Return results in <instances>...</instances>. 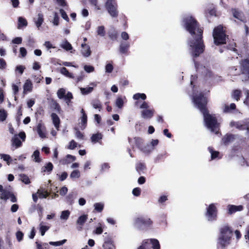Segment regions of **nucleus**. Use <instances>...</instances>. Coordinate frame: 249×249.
Here are the masks:
<instances>
[{
  "label": "nucleus",
  "mask_w": 249,
  "mask_h": 249,
  "mask_svg": "<svg viewBox=\"0 0 249 249\" xmlns=\"http://www.w3.org/2000/svg\"><path fill=\"white\" fill-rule=\"evenodd\" d=\"M183 25L191 35L188 41V50L193 56L197 57L204 49L202 40V30L198 26L196 20L191 16H187L183 20Z\"/></svg>",
  "instance_id": "f257e3e1"
},
{
  "label": "nucleus",
  "mask_w": 249,
  "mask_h": 249,
  "mask_svg": "<svg viewBox=\"0 0 249 249\" xmlns=\"http://www.w3.org/2000/svg\"><path fill=\"white\" fill-rule=\"evenodd\" d=\"M193 100L195 106L203 114L205 125L211 132L218 134L219 132V124L217 122L214 115L208 113L206 108L207 100L202 93H196L193 96Z\"/></svg>",
  "instance_id": "f03ea898"
},
{
  "label": "nucleus",
  "mask_w": 249,
  "mask_h": 249,
  "mask_svg": "<svg viewBox=\"0 0 249 249\" xmlns=\"http://www.w3.org/2000/svg\"><path fill=\"white\" fill-rule=\"evenodd\" d=\"M232 231L229 227L224 226L220 229V234L217 240V246L224 248L230 243Z\"/></svg>",
  "instance_id": "7ed1b4c3"
},
{
  "label": "nucleus",
  "mask_w": 249,
  "mask_h": 249,
  "mask_svg": "<svg viewBox=\"0 0 249 249\" xmlns=\"http://www.w3.org/2000/svg\"><path fill=\"white\" fill-rule=\"evenodd\" d=\"M213 36L216 45L226 43L227 36L222 26L219 25L215 27L213 29Z\"/></svg>",
  "instance_id": "20e7f679"
},
{
  "label": "nucleus",
  "mask_w": 249,
  "mask_h": 249,
  "mask_svg": "<svg viewBox=\"0 0 249 249\" xmlns=\"http://www.w3.org/2000/svg\"><path fill=\"white\" fill-rule=\"evenodd\" d=\"M140 108L142 109L141 114L143 119H150L153 117L154 110L149 108V105L147 103L143 102L140 106Z\"/></svg>",
  "instance_id": "39448f33"
},
{
  "label": "nucleus",
  "mask_w": 249,
  "mask_h": 249,
  "mask_svg": "<svg viewBox=\"0 0 249 249\" xmlns=\"http://www.w3.org/2000/svg\"><path fill=\"white\" fill-rule=\"evenodd\" d=\"M0 198L4 201L10 199L12 202H16L17 201L15 195L9 190L4 189L1 185H0Z\"/></svg>",
  "instance_id": "423d86ee"
},
{
  "label": "nucleus",
  "mask_w": 249,
  "mask_h": 249,
  "mask_svg": "<svg viewBox=\"0 0 249 249\" xmlns=\"http://www.w3.org/2000/svg\"><path fill=\"white\" fill-rule=\"evenodd\" d=\"M26 138V135L24 132H20L18 135H14L11 140L12 145L16 148L20 147L22 145V142H24Z\"/></svg>",
  "instance_id": "0eeeda50"
},
{
  "label": "nucleus",
  "mask_w": 249,
  "mask_h": 249,
  "mask_svg": "<svg viewBox=\"0 0 249 249\" xmlns=\"http://www.w3.org/2000/svg\"><path fill=\"white\" fill-rule=\"evenodd\" d=\"M216 208L214 204H211L207 208L206 216L209 221H213L216 217Z\"/></svg>",
  "instance_id": "6e6552de"
},
{
  "label": "nucleus",
  "mask_w": 249,
  "mask_h": 249,
  "mask_svg": "<svg viewBox=\"0 0 249 249\" xmlns=\"http://www.w3.org/2000/svg\"><path fill=\"white\" fill-rule=\"evenodd\" d=\"M248 124H249V118L245 119L243 121H231L230 125L231 127H235L236 128L242 130L247 128Z\"/></svg>",
  "instance_id": "1a4fd4ad"
},
{
  "label": "nucleus",
  "mask_w": 249,
  "mask_h": 249,
  "mask_svg": "<svg viewBox=\"0 0 249 249\" xmlns=\"http://www.w3.org/2000/svg\"><path fill=\"white\" fill-rule=\"evenodd\" d=\"M81 113L82 116L79 119L78 126L81 129L84 130L87 124V115L83 108L81 110Z\"/></svg>",
  "instance_id": "9d476101"
},
{
  "label": "nucleus",
  "mask_w": 249,
  "mask_h": 249,
  "mask_svg": "<svg viewBox=\"0 0 249 249\" xmlns=\"http://www.w3.org/2000/svg\"><path fill=\"white\" fill-rule=\"evenodd\" d=\"M36 130L41 138H46L47 137L46 127L41 122H39L37 124Z\"/></svg>",
  "instance_id": "9b49d317"
},
{
  "label": "nucleus",
  "mask_w": 249,
  "mask_h": 249,
  "mask_svg": "<svg viewBox=\"0 0 249 249\" xmlns=\"http://www.w3.org/2000/svg\"><path fill=\"white\" fill-rule=\"evenodd\" d=\"M241 69L243 74H247L249 77V60L245 59L240 62Z\"/></svg>",
  "instance_id": "f8f14e48"
},
{
  "label": "nucleus",
  "mask_w": 249,
  "mask_h": 249,
  "mask_svg": "<svg viewBox=\"0 0 249 249\" xmlns=\"http://www.w3.org/2000/svg\"><path fill=\"white\" fill-rule=\"evenodd\" d=\"M34 21L37 28L39 30L44 22V16L41 13H39L34 18Z\"/></svg>",
  "instance_id": "ddd939ff"
},
{
  "label": "nucleus",
  "mask_w": 249,
  "mask_h": 249,
  "mask_svg": "<svg viewBox=\"0 0 249 249\" xmlns=\"http://www.w3.org/2000/svg\"><path fill=\"white\" fill-rule=\"evenodd\" d=\"M81 53L84 57H87L90 56L91 54L90 48L89 45L86 44H81Z\"/></svg>",
  "instance_id": "4468645a"
},
{
  "label": "nucleus",
  "mask_w": 249,
  "mask_h": 249,
  "mask_svg": "<svg viewBox=\"0 0 249 249\" xmlns=\"http://www.w3.org/2000/svg\"><path fill=\"white\" fill-rule=\"evenodd\" d=\"M23 88L24 94L31 92L33 89V84L31 81L29 79L26 80L23 85Z\"/></svg>",
  "instance_id": "2eb2a0df"
},
{
  "label": "nucleus",
  "mask_w": 249,
  "mask_h": 249,
  "mask_svg": "<svg viewBox=\"0 0 249 249\" xmlns=\"http://www.w3.org/2000/svg\"><path fill=\"white\" fill-rule=\"evenodd\" d=\"M158 142V140H152L151 142V146L150 147L149 145H147L142 149V150L145 153H149L154 149V147L157 145Z\"/></svg>",
  "instance_id": "dca6fc26"
},
{
  "label": "nucleus",
  "mask_w": 249,
  "mask_h": 249,
  "mask_svg": "<svg viewBox=\"0 0 249 249\" xmlns=\"http://www.w3.org/2000/svg\"><path fill=\"white\" fill-rule=\"evenodd\" d=\"M243 207L242 205H229L228 206V213L230 214H232L236 212L241 211L243 210Z\"/></svg>",
  "instance_id": "f3484780"
},
{
  "label": "nucleus",
  "mask_w": 249,
  "mask_h": 249,
  "mask_svg": "<svg viewBox=\"0 0 249 249\" xmlns=\"http://www.w3.org/2000/svg\"><path fill=\"white\" fill-rule=\"evenodd\" d=\"M144 217H138L134 220V224L136 228L141 229L144 227Z\"/></svg>",
  "instance_id": "a211bd4d"
},
{
  "label": "nucleus",
  "mask_w": 249,
  "mask_h": 249,
  "mask_svg": "<svg viewBox=\"0 0 249 249\" xmlns=\"http://www.w3.org/2000/svg\"><path fill=\"white\" fill-rule=\"evenodd\" d=\"M147 241H149L147 244L149 245L150 248L151 247V245H152L153 249H160V245L158 240L155 239H147Z\"/></svg>",
  "instance_id": "6ab92c4d"
},
{
  "label": "nucleus",
  "mask_w": 249,
  "mask_h": 249,
  "mask_svg": "<svg viewBox=\"0 0 249 249\" xmlns=\"http://www.w3.org/2000/svg\"><path fill=\"white\" fill-rule=\"evenodd\" d=\"M109 15L113 18L118 16L117 5L106 8Z\"/></svg>",
  "instance_id": "aec40b11"
},
{
  "label": "nucleus",
  "mask_w": 249,
  "mask_h": 249,
  "mask_svg": "<svg viewBox=\"0 0 249 249\" xmlns=\"http://www.w3.org/2000/svg\"><path fill=\"white\" fill-rule=\"evenodd\" d=\"M53 165L51 162H48L46 163L42 168H41V172L42 173H50L53 169Z\"/></svg>",
  "instance_id": "412c9836"
},
{
  "label": "nucleus",
  "mask_w": 249,
  "mask_h": 249,
  "mask_svg": "<svg viewBox=\"0 0 249 249\" xmlns=\"http://www.w3.org/2000/svg\"><path fill=\"white\" fill-rule=\"evenodd\" d=\"M51 117L55 127L57 130H58L60 124V119L58 116L55 113H52L51 115Z\"/></svg>",
  "instance_id": "4be33fe9"
},
{
  "label": "nucleus",
  "mask_w": 249,
  "mask_h": 249,
  "mask_svg": "<svg viewBox=\"0 0 249 249\" xmlns=\"http://www.w3.org/2000/svg\"><path fill=\"white\" fill-rule=\"evenodd\" d=\"M88 219V215L86 214H83L81 215L78 218L76 223L78 225L80 226V229H81L83 225Z\"/></svg>",
  "instance_id": "5701e85b"
},
{
  "label": "nucleus",
  "mask_w": 249,
  "mask_h": 249,
  "mask_svg": "<svg viewBox=\"0 0 249 249\" xmlns=\"http://www.w3.org/2000/svg\"><path fill=\"white\" fill-rule=\"evenodd\" d=\"M234 139V136L233 135H227L222 139L223 143L225 145L229 144L230 142H232Z\"/></svg>",
  "instance_id": "b1692460"
},
{
  "label": "nucleus",
  "mask_w": 249,
  "mask_h": 249,
  "mask_svg": "<svg viewBox=\"0 0 249 249\" xmlns=\"http://www.w3.org/2000/svg\"><path fill=\"white\" fill-rule=\"evenodd\" d=\"M60 47L67 51H70L72 49L71 45L67 40L63 41L60 44Z\"/></svg>",
  "instance_id": "393cba45"
},
{
  "label": "nucleus",
  "mask_w": 249,
  "mask_h": 249,
  "mask_svg": "<svg viewBox=\"0 0 249 249\" xmlns=\"http://www.w3.org/2000/svg\"><path fill=\"white\" fill-rule=\"evenodd\" d=\"M50 229V227L45 225L43 222H40L39 224V231L41 233V235L43 236L45 233Z\"/></svg>",
  "instance_id": "a878e982"
},
{
  "label": "nucleus",
  "mask_w": 249,
  "mask_h": 249,
  "mask_svg": "<svg viewBox=\"0 0 249 249\" xmlns=\"http://www.w3.org/2000/svg\"><path fill=\"white\" fill-rule=\"evenodd\" d=\"M124 100H125V97H124L123 98L121 96L118 97L116 99V102H115L116 106L119 108H122L124 106Z\"/></svg>",
  "instance_id": "bb28decb"
},
{
  "label": "nucleus",
  "mask_w": 249,
  "mask_h": 249,
  "mask_svg": "<svg viewBox=\"0 0 249 249\" xmlns=\"http://www.w3.org/2000/svg\"><path fill=\"white\" fill-rule=\"evenodd\" d=\"M60 72L61 74H63L65 76L74 79L75 78L74 75L71 73L69 72L67 69L65 67H63L60 70Z\"/></svg>",
  "instance_id": "cd10ccee"
},
{
  "label": "nucleus",
  "mask_w": 249,
  "mask_h": 249,
  "mask_svg": "<svg viewBox=\"0 0 249 249\" xmlns=\"http://www.w3.org/2000/svg\"><path fill=\"white\" fill-rule=\"evenodd\" d=\"M103 249H116L115 245L112 241H106L103 245Z\"/></svg>",
  "instance_id": "c85d7f7f"
},
{
  "label": "nucleus",
  "mask_w": 249,
  "mask_h": 249,
  "mask_svg": "<svg viewBox=\"0 0 249 249\" xmlns=\"http://www.w3.org/2000/svg\"><path fill=\"white\" fill-rule=\"evenodd\" d=\"M70 215V212L69 210H65L61 212L60 218L62 220L66 221L68 219Z\"/></svg>",
  "instance_id": "c756f323"
},
{
  "label": "nucleus",
  "mask_w": 249,
  "mask_h": 249,
  "mask_svg": "<svg viewBox=\"0 0 249 249\" xmlns=\"http://www.w3.org/2000/svg\"><path fill=\"white\" fill-rule=\"evenodd\" d=\"M32 158L33 160L36 162H40L41 161V159L40 158V153L38 150H36L32 155Z\"/></svg>",
  "instance_id": "7c9ffc66"
},
{
  "label": "nucleus",
  "mask_w": 249,
  "mask_h": 249,
  "mask_svg": "<svg viewBox=\"0 0 249 249\" xmlns=\"http://www.w3.org/2000/svg\"><path fill=\"white\" fill-rule=\"evenodd\" d=\"M0 157L1 159L5 161L7 165H9L11 161L12 158L9 155L5 154H0Z\"/></svg>",
  "instance_id": "2f4dec72"
},
{
  "label": "nucleus",
  "mask_w": 249,
  "mask_h": 249,
  "mask_svg": "<svg viewBox=\"0 0 249 249\" xmlns=\"http://www.w3.org/2000/svg\"><path fill=\"white\" fill-rule=\"evenodd\" d=\"M236 108V105L234 103H231L230 106L225 105L223 108V111L225 113L230 112L231 110L235 109Z\"/></svg>",
  "instance_id": "473e14b6"
},
{
  "label": "nucleus",
  "mask_w": 249,
  "mask_h": 249,
  "mask_svg": "<svg viewBox=\"0 0 249 249\" xmlns=\"http://www.w3.org/2000/svg\"><path fill=\"white\" fill-rule=\"evenodd\" d=\"M102 139V135L100 133L93 134L91 137V142L94 143L98 142Z\"/></svg>",
  "instance_id": "72a5a7b5"
},
{
  "label": "nucleus",
  "mask_w": 249,
  "mask_h": 249,
  "mask_svg": "<svg viewBox=\"0 0 249 249\" xmlns=\"http://www.w3.org/2000/svg\"><path fill=\"white\" fill-rule=\"evenodd\" d=\"M208 150L211 153L212 160L219 158V153L218 151H214L211 147H209Z\"/></svg>",
  "instance_id": "f704fd0d"
},
{
  "label": "nucleus",
  "mask_w": 249,
  "mask_h": 249,
  "mask_svg": "<svg viewBox=\"0 0 249 249\" xmlns=\"http://www.w3.org/2000/svg\"><path fill=\"white\" fill-rule=\"evenodd\" d=\"M66 90L65 89L61 88L57 91V95L59 99H62L65 98Z\"/></svg>",
  "instance_id": "c9c22d12"
},
{
  "label": "nucleus",
  "mask_w": 249,
  "mask_h": 249,
  "mask_svg": "<svg viewBox=\"0 0 249 249\" xmlns=\"http://www.w3.org/2000/svg\"><path fill=\"white\" fill-rule=\"evenodd\" d=\"M241 92L240 90L238 89H235L233 90L232 93V97L233 99H235L236 101H238L240 99L241 97Z\"/></svg>",
  "instance_id": "e433bc0d"
},
{
  "label": "nucleus",
  "mask_w": 249,
  "mask_h": 249,
  "mask_svg": "<svg viewBox=\"0 0 249 249\" xmlns=\"http://www.w3.org/2000/svg\"><path fill=\"white\" fill-rule=\"evenodd\" d=\"M92 106L95 109H98L99 111H100L102 108V105L101 102L97 100H94L92 102Z\"/></svg>",
  "instance_id": "4c0bfd02"
},
{
  "label": "nucleus",
  "mask_w": 249,
  "mask_h": 249,
  "mask_svg": "<svg viewBox=\"0 0 249 249\" xmlns=\"http://www.w3.org/2000/svg\"><path fill=\"white\" fill-rule=\"evenodd\" d=\"M133 98L135 100H138L140 99L144 100L146 98V96L144 93H138L133 95Z\"/></svg>",
  "instance_id": "58836bf2"
},
{
  "label": "nucleus",
  "mask_w": 249,
  "mask_h": 249,
  "mask_svg": "<svg viewBox=\"0 0 249 249\" xmlns=\"http://www.w3.org/2000/svg\"><path fill=\"white\" fill-rule=\"evenodd\" d=\"M136 168L137 171L139 173V174H141V173L143 172L146 169L145 165H144V164L142 163H137Z\"/></svg>",
  "instance_id": "ea45409f"
},
{
  "label": "nucleus",
  "mask_w": 249,
  "mask_h": 249,
  "mask_svg": "<svg viewBox=\"0 0 249 249\" xmlns=\"http://www.w3.org/2000/svg\"><path fill=\"white\" fill-rule=\"evenodd\" d=\"M104 207V204L101 202L96 203L94 204V210L98 212H101L103 210Z\"/></svg>",
  "instance_id": "a19ab883"
},
{
  "label": "nucleus",
  "mask_w": 249,
  "mask_h": 249,
  "mask_svg": "<svg viewBox=\"0 0 249 249\" xmlns=\"http://www.w3.org/2000/svg\"><path fill=\"white\" fill-rule=\"evenodd\" d=\"M18 28H20L22 26H26L27 25V20L25 18H24L22 17H19L18 18Z\"/></svg>",
  "instance_id": "79ce46f5"
},
{
  "label": "nucleus",
  "mask_w": 249,
  "mask_h": 249,
  "mask_svg": "<svg viewBox=\"0 0 249 249\" xmlns=\"http://www.w3.org/2000/svg\"><path fill=\"white\" fill-rule=\"evenodd\" d=\"M97 33L98 36H104L105 35V27L103 26H98L97 29Z\"/></svg>",
  "instance_id": "37998d69"
},
{
  "label": "nucleus",
  "mask_w": 249,
  "mask_h": 249,
  "mask_svg": "<svg viewBox=\"0 0 249 249\" xmlns=\"http://www.w3.org/2000/svg\"><path fill=\"white\" fill-rule=\"evenodd\" d=\"M129 47V45L128 43L121 44L120 47V52L123 53H126Z\"/></svg>",
  "instance_id": "c03bdc74"
},
{
  "label": "nucleus",
  "mask_w": 249,
  "mask_h": 249,
  "mask_svg": "<svg viewBox=\"0 0 249 249\" xmlns=\"http://www.w3.org/2000/svg\"><path fill=\"white\" fill-rule=\"evenodd\" d=\"M149 241H147V239L143 240L142 243V245L140 246L137 249H150L149 245L147 244Z\"/></svg>",
  "instance_id": "a18cd8bd"
},
{
  "label": "nucleus",
  "mask_w": 249,
  "mask_h": 249,
  "mask_svg": "<svg viewBox=\"0 0 249 249\" xmlns=\"http://www.w3.org/2000/svg\"><path fill=\"white\" fill-rule=\"evenodd\" d=\"M93 90L92 87L81 88L80 90L83 94H87L90 93Z\"/></svg>",
  "instance_id": "49530a36"
},
{
  "label": "nucleus",
  "mask_w": 249,
  "mask_h": 249,
  "mask_svg": "<svg viewBox=\"0 0 249 249\" xmlns=\"http://www.w3.org/2000/svg\"><path fill=\"white\" fill-rule=\"evenodd\" d=\"M80 177V173L78 170H75L73 171L70 175V178H77Z\"/></svg>",
  "instance_id": "de8ad7c7"
},
{
  "label": "nucleus",
  "mask_w": 249,
  "mask_h": 249,
  "mask_svg": "<svg viewBox=\"0 0 249 249\" xmlns=\"http://www.w3.org/2000/svg\"><path fill=\"white\" fill-rule=\"evenodd\" d=\"M37 194H38L40 198H46L49 196V193L47 191H43L41 190H38Z\"/></svg>",
  "instance_id": "09e8293b"
},
{
  "label": "nucleus",
  "mask_w": 249,
  "mask_h": 249,
  "mask_svg": "<svg viewBox=\"0 0 249 249\" xmlns=\"http://www.w3.org/2000/svg\"><path fill=\"white\" fill-rule=\"evenodd\" d=\"M73 98L72 94L70 92H68L65 96V100L68 105H70L71 99Z\"/></svg>",
  "instance_id": "8fccbe9b"
},
{
  "label": "nucleus",
  "mask_w": 249,
  "mask_h": 249,
  "mask_svg": "<svg viewBox=\"0 0 249 249\" xmlns=\"http://www.w3.org/2000/svg\"><path fill=\"white\" fill-rule=\"evenodd\" d=\"M106 7H109L111 6H114L117 5V2L115 0H107L106 2Z\"/></svg>",
  "instance_id": "3c124183"
},
{
  "label": "nucleus",
  "mask_w": 249,
  "mask_h": 249,
  "mask_svg": "<svg viewBox=\"0 0 249 249\" xmlns=\"http://www.w3.org/2000/svg\"><path fill=\"white\" fill-rule=\"evenodd\" d=\"M21 180L26 184H29L30 180L29 177L25 175H21L20 176Z\"/></svg>",
  "instance_id": "603ef678"
},
{
  "label": "nucleus",
  "mask_w": 249,
  "mask_h": 249,
  "mask_svg": "<svg viewBox=\"0 0 249 249\" xmlns=\"http://www.w3.org/2000/svg\"><path fill=\"white\" fill-rule=\"evenodd\" d=\"M7 117V113L3 109H0V121H4Z\"/></svg>",
  "instance_id": "864d4df0"
},
{
  "label": "nucleus",
  "mask_w": 249,
  "mask_h": 249,
  "mask_svg": "<svg viewBox=\"0 0 249 249\" xmlns=\"http://www.w3.org/2000/svg\"><path fill=\"white\" fill-rule=\"evenodd\" d=\"M66 242V240L64 239L61 241H57V242L51 241V242H49V244L51 245H52V246H61V245H62L63 244H64Z\"/></svg>",
  "instance_id": "5fc2aeb1"
},
{
  "label": "nucleus",
  "mask_w": 249,
  "mask_h": 249,
  "mask_svg": "<svg viewBox=\"0 0 249 249\" xmlns=\"http://www.w3.org/2000/svg\"><path fill=\"white\" fill-rule=\"evenodd\" d=\"M12 90L13 94L15 96H16L19 91V86L16 84H13L12 86ZM15 100H16V97L15 96Z\"/></svg>",
  "instance_id": "6e6d98bb"
},
{
  "label": "nucleus",
  "mask_w": 249,
  "mask_h": 249,
  "mask_svg": "<svg viewBox=\"0 0 249 249\" xmlns=\"http://www.w3.org/2000/svg\"><path fill=\"white\" fill-rule=\"evenodd\" d=\"M84 69L88 73L92 72L94 71V68L93 66L87 65L84 66Z\"/></svg>",
  "instance_id": "4d7b16f0"
},
{
  "label": "nucleus",
  "mask_w": 249,
  "mask_h": 249,
  "mask_svg": "<svg viewBox=\"0 0 249 249\" xmlns=\"http://www.w3.org/2000/svg\"><path fill=\"white\" fill-rule=\"evenodd\" d=\"M16 236L17 240L21 242L23 239L24 234L21 231H18L16 232Z\"/></svg>",
  "instance_id": "13d9d810"
},
{
  "label": "nucleus",
  "mask_w": 249,
  "mask_h": 249,
  "mask_svg": "<svg viewBox=\"0 0 249 249\" xmlns=\"http://www.w3.org/2000/svg\"><path fill=\"white\" fill-rule=\"evenodd\" d=\"M60 13L62 18L67 21H69V18L65 11L62 9H60Z\"/></svg>",
  "instance_id": "bf43d9fd"
},
{
  "label": "nucleus",
  "mask_w": 249,
  "mask_h": 249,
  "mask_svg": "<svg viewBox=\"0 0 249 249\" xmlns=\"http://www.w3.org/2000/svg\"><path fill=\"white\" fill-rule=\"evenodd\" d=\"M77 143L74 140H71L68 146V148L73 150L77 146Z\"/></svg>",
  "instance_id": "052dcab7"
},
{
  "label": "nucleus",
  "mask_w": 249,
  "mask_h": 249,
  "mask_svg": "<svg viewBox=\"0 0 249 249\" xmlns=\"http://www.w3.org/2000/svg\"><path fill=\"white\" fill-rule=\"evenodd\" d=\"M52 22L54 26H58L59 25V17L56 13L54 14V18Z\"/></svg>",
  "instance_id": "680f3d73"
},
{
  "label": "nucleus",
  "mask_w": 249,
  "mask_h": 249,
  "mask_svg": "<svg viewBox=\"0 0 249 249\" xmlns=\"http://www.w3.org/2000/svg\"><path fill=\"white\" fill-rule=\"evenodd\" d=\"M153 224L152 221L148 218H144V227H150Z\"/></svg>",
  "instance_id": "e2e57ef3"
},
{
  "label": "nucleus",
  "mask_w": 249,
  "mask_h": 249,
  "mask_svg": "<svg viewBox=\"0 0 249 249\" xmlns=\"http://www.w3.org/2000/svg\"><path fill=\"white\" fill-rule=\"evenodd\" d=\"M113 67L111 64L108 63L107 64L105 67L106 72L110 73L113 70Z\"/></svg>",
  "instance_id": "0e129e2a"
},
{
  "label": "nucleus",
  "mask_w": 249,
  "mask_h": 249,
  "mask_svg": "<svg viewBox=\"0 0 249 249\" xmlns=\"http://www.w3.org/2000/svg\"><path fill=\"white\" fill-rule=\"evenodd\" d=\"M25 69V67L22 65L17 66L16 68V71H18L20 74H22Z\"/></svg>",
  "instance_id": "69168bd1"
},
{
  "label": "nucleus",
  "mask_w": 249,
  "mask_h": 249,
  "mask_svg": "<svg viewBox=\"0 0 249 249\" xmlns=\"http://www.w3.org/2000/svg\"><path fill=\"white\" fill-rule=\"evenodd\" d=\"M141 190L140 188H135L132 191V194L134 196H138L140 195Z\"/></svg>",
  "instance_id": "338daca9"
},
{
  "label": "nucleus",
  "mask_w": 249,
  "mask_h": 249,
  "mask_svg": "<svg viewBox=\"0 0 249 249\" xmlns=\"http://www.w3.org/2000/svg\"><path fill=\"white\" fill-rule=\"evenodd\" d=\"M246 97L244 101V103L249 107V90H246Z\"/></svg>",
  "instance_id": "774afa93"
}]
</instances>
